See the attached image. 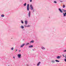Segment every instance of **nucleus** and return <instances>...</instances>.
<instances>
[{"mask_svg": "<svg viewBox=\"0 0 66 66\" xmlns=\"http://www.w3.org/2000/svg\"><path fill=\"white\" fill-rule=\"evenodd\" d=\"M30 10L31 11H32V10H33V12H34L35 11V10L34 9V8H33V6H32V5H30Z\"/></svg>", "mask_w": 66, "mask_h": 66, "instance_id": "nucleus-1", "label": "nucleus"}, {"mask_svg": "<svg viewBox=\"0 0 66 66\" xmlns=\"http://www.w3.org/2000/svg\"><path fill=\"white\" fill-rule=\"evenodd\" d=\"M29 10H30V8L29 7V4H28L27 6V10L29 11Z\"/></svg>", "mask_w": 66, "mask_h": 66, "instance_id": "nucleus-2", "label": "nucleus"}, {"mask_svg": "<svg viewBox=\"0 0 66 66\" xmlns=\"http://www.w3.org/2000/svg\"><path fill=\"white\" fill-rule=\"evenodd\" d=\"M18 58H19V59H20L21 58V54H18Z\"/></svg>", "mask_w": 66, "mask_h": 66, "instance_id": "nucleus-3", "label": "nucleus"}, {"mask_svg": "<svg viewBox=\"0 0 66 66\" xmlns=\"http://www.w3.org/2000/svg\"><path fill=\"white\" fill-rule=\"evenodd\" d=\"M24 45H25V43H24V44H23L22 45L20 46L21 48H22V47H23V46H24Z\"/></svg>", "mask_w": 66, "mask_h": 66, "instance_id": "nucleus-4", "label": "nucleus"}, {"mask_svg": "<svg viewBox=\"0 0 66 66\" xmlns=\"http://www.w3.org/2000/svg\"><path fill=\"white\" fill-rule=\"evenodd\" d=\"M62 57V56H57L56 57L57 59H60L61 57Z\"/></svg>", "mask_w": 66, "mask_h": 66, "instance_id": "nucleus-5", "label": "nucleus"}, {"mask_svg": "<svg viewBox=\"0 0 66 66\" xmlns=\"http://www.w3.org/2000/svg\"><path fill=\"white\" fill-rule=\"evenodd\" d=\"M30 15H31V12L30 11L28 13V16L29 17H30Z\"/></svg>", "mask_w": 66, "mask_h": 66, "instance_id": "nucleus-6", "label": "nucleus"}, {"mask_svg": "<svg viewBox=\"0 0 66 66\" xmlns=\"http://www.w3.org/2000/svg\"><path fill=\"white\" fill-rule=\"evenodd\" d=\"M59 11H60V12H61V13H63V11H62V10H61V9L59 8Z\"/></svg>", "mask_w": 66, "mask_h": 66, "instance_id": "nucleus-7", "label": "nucleus"}, {"mask_svg": "<svg viewBox=\"0 0 66 66\" xmlns=\"http://www.w3.org/2000/svg\"><path fill=\"white\" fill-rule=\"evenodd\" d=\"M25 24L27 25L28 24V21L27 20H26L25 21Z\"/></svg>", "mask_w": 66, "mask_h": 66, "instance_id": "nucleus-8", "label": "nucleus"}, {"mask_svg": "<svg viewBox=\"0 0 66 66\" xmlns=\"http://www.w3.org/2000/svg\"><path fill=\"white\" fill-rule=\"evenodd\" d=\"M33 47V45H30L29 46V47L30 48H31Z\"/></svg>", "mask_w": 66, "mask_h": 66, "instance_id": "nucleus-9", "label": "nucleus"}, {"mask_svg": "<svg viewBox=\"0 0 66 66\" xmlns=\"http://www.w3.org/2000/svg\"><path fill=\"white\" fill-rule=\"evenodd\" d=\"M51 63H55V61L54 60H52L51 61Z\"/></svg>", "mask_w": 66, "mask_h": 66, "instance_id": "nucleus-10", "label": "nucleus"}, {"mask_svg": "<svg viewBox=\"0 0 66 66\" xmlns=\"http://www.w3.org/2000/svg\"><path fill=\"white\" fill-rule=\"evenodd\" d=\"M63 16L64 17H65V16H66V13H63Z\"/></svg>", "mask_w": 66, "mask_h": 66, "instance_id": "nucleus-11", "label": "nucleus"}, {"mask_svg": "<svg viewBox=\"0 0 66 66\" xmlns=\"http://www.w3.org/2000/svg\"><path fill=\"white\" fill-rule=\"evenodd\" d=\"M34 42V40H32V41H31L30 42V43H33Z\"/></svg>", "mask_w": 66, "mask_h": 66, "instance_id": "nucleus-12", "label": "nucleus"}, {"mask_svg": "<svg viewBox=\"0 0 66 66\" xmlns=\"http://www.w3.org/2000/svg\"><path fill=\"white\" fill-rule=\"evenodd\" d=\"M41 49H42L43 50H45V48L43 47H41Z\"/></svg>", "mask_w": 66, "mask_h": 66, "instance_id": "nucleus-13", "label": "nucleus"}, {"mask_svg": "<svg viewBox=\"0 0 66 66\" xmlns=\"http://www.w3.org/2000/svg\"><path fill=\"white\" fill-rule=\"evenodd\" d=\"M40 62H39L38 64H37V66H38L40 65Z\"/></svg>", "mask_w": 66, "mask_h": 66, "instance_id": "nucleus-14", "label": "nucleus"}, {"mask_svg": "<svg viewBox=\"0 0 66 66\" xmlns=\"http://www.w3.org/2000/svg\"><path fill=\"white\" fill-rule=\"evenodd\" d=\"M21 29H23V28H24V27H23L22 26L21 27Z\"/></svg>", "mask_w": 66, "mask_h": 66, "instance_id": "nucleus-15", "label": "nucleus"}, {"mask_svg": "<svg viewBox=\"0 0 66 66\" xmlns=\"http://www.w3.org/2000/svg\"><path fill=\"white\" fill-rule=\"evenodd\" d=\"M1 17H4V15L3 14H2L1 15Z\"/></svg>", "mask_w": 66, "mask_h": 66, "instance_id": "nucleus-16", "label": "nucleus"}, {"mask_svg": "<svg viewBox=\"0 0 66 66\" xmlns=\"http://www.w3.org/2000/svg\"><path fill=\"white\" fill-rule=\"evenodd\" d=\"M56 62H60V61L59 60H55Z\"/></svg>", "mask_w": 66, "mask_h": 66, "instance_id": "nucleus-17", "label": "nucleus"}, {"mask_svg": "<svg viewBox=\"0 0 66 66\" xmlns=\"http://www.w3.org/2000/svg\"><path fill=\"white\" fill-rule=\"evenodd\" d=\"M29 45V43H27L26 44V46H27V45Z\"/></svg>", "mask_w": 66, "mask_h": 66, "instance_id": "nucleus-18", "label": "nucleus"}, {"mask_svg": "<svg viewBox=\"0 0 66 66\" xmlns=\"http://www.w3.org/2000/svg\"><path fill=\"white\" fill-rule=\"evenodd\" d=\"M65 5H63V8H65Z\"/></svg>", "mask_w": 66, "mask_h": 66, "instance_id": "nucleus-19", "label": "nucleus"}, {"mask_svg": "<svg viewBox=\"0 0 66 66\" xmlns=\"http://www.w3.org/2000/svg\"><path fill=\"white\" fill-rule=\"evenodd\" d=\"M26 4H27V3H25L24 4V6H26Z\"/></svg>", "mask_w": 66, "mask_h": 66, "instance_id": "nucleus-20", "label": "nucleus"}, {"mask_svg": "<svg viewBox=\"0 0 66 66\" xmlns=\"http://www.w3.org/2000/svg\"><path fill=\"white\" fill-rule=\"evenodd\" d=\"M54 3H57V2L55 1H54Z\"/></svg>", "mask_w": 66, "mask_h": 66, "instance_id": "nucleus-21", "label": "nucleus"}, {"mask_svg": "<svg viewBox=\"0 0 66 66\" xmlns=\"http://www.w3.org/2000/svg\"><path fill=\"white\" fill-rule=\"evenodd\" d=\"M21 23H23V21H22V20L21 21Z\"/></svg>", "mask_w": 66, "mask_h": 66, "instance_id": "nucleus-22", "label": "nucleus"}, {"mask_svg": "<svg viewBox=\"0 0 66 66\" xmlns=\"http://www.w3.org/2000/svg\"><path fill=\"white\" fill-rule=\"evenodd\" d=\"M30 27V25H28V26H27V27Z\"/></svg>", "mask_w": 66, "mask_h": 66, "instance_id": "nucleus-23", "label": "nucleus"}, {"mask_svg": "<svg viewBox=\"0 0 66 66\" xmlns=\"http://www.w3.org/2000/svg\"><path fill=\"white\" fill-rule=\"evenodd\" d=\"M13 49H14V48L12 47V48H11V50H13Z\"/></svg>", "mask_w": 66, "mask_h": 66, "instance_id": "nucleus-24", "label": "nucleus"}, {"mask_svg": "<svg viewBox=\"0 0 66 66\" xmlns=\"http://www.w3.org/2000/svg\"><path fill=\"white\" fill-rule=\"evenodd\" d=\"M32 1V0H30V2H31Z\"/></svg>", "mask_w": 66, "mask_h": 66, "instance_id": "nucleus-25", "label": "nucleus"}, {"mask_svg": "<svg viewBox=\"0 0 66 66\" xmlns=\"http://www.w3.org/2000/svg\"><path fill=\"white\" fill-rule=\"evenodd\" d=\"M60 1V2H63V1Z\"/></svg>", "mask_w": 66, "mask_h": 66, "instance_id": "nucleus-26", "label": "nucleus"}, {"mask_svg": "<svg viewBox=\"0 0 66 66\" xmlns=\"http://www.w3.org/2000/svg\"><path fill=\"white\" fill-rule=\"evenodd\" d=\"M64 61L66 62V59H64Z\"/></svg>", "mask_w": 66, "mask_h": 66, "instance_id": "nucleus-27", "label": "nucleus"}, {"mask_svg": "<svg viewBox=\"0 0 66 66\" xmlns=\"http://www.w3.org/2000/svg\"><path fill=\"white\" fill-rule=\"evenodd\" d=\"M24 27H27V26L24 25Z\"/></svg>", "mask_w": 66, "mask_h": 66, "instance_id": "nucleus-28", "label": "nucleus"}, {"mask_svg": "<svg viewBox=\"0 0 66 66\" xmlns=\"http://www.w3.org/2000/svg\"><path fill=\"white\" fill-rule=\"evenodd\" d=\"M19 52H21V50H19Z\"/></svg>", "mask_w": 66, "mask_h": 66, "instance_id": "nucleus-29", "label": "nucleus"}, {"mask_svg": "<svg viewBox=\"0 0 66 66\" xmlns=\"http://www.w3.org/2000/svg\"><path fill=\"white\" fill-rule=\"evenodd\" d=\"M63 57H65V56H64V54L63 55Z\"/></svg>", "mask_w": 66, "mask_h": 66, "instance_id": "nucleus-30", "label": "nucleus"}, {"mask_svg": "<svg viewBox=\"0 0 66 66\" xmlns=\"http://www.w3.org/2000/svg\"><path fill=\"white\" fill-rule=\"evenodd\" d=\"M63 52H66V50L64 51Z\"/></svg>", "mask_w": 66, "mask_h": 66, "instance_id": "nucleus-31", "label": "nucleus"}, {"mask_svg": "<svg viewBox=\"0 0 66 66\" xmlns=\"http://www.w3.org/2000/svg\"><path fill=\"white\" fill-rule=\"evenodd\" d=\"M18 50H16V52H17V51Z\"/></svg>", "mask_w": 66, "mask_h": 66, "instance_id": "nucleus-32", "label": "nucleus"}, {"mask_svg": "<svg viewBox=\"0 0 66 66\" xmlns=\"http://www.w3.org/2000/svg\"><path fill=\"white\" fill-rule=\"evenodd\" d=\"M13 59H14L15 58V57H13Z\"/></svg>", "mask_w": 66, "mask_h": 66, "instance_id": "nucleus-33", "label": "nucleus"}, {"mask_svg": "<svg viewBox=\"0 0 66 66\" xmlns=\"http://www.w3.org/2000/svg\"><path fill=\"white\" fill-rule=\"evenodd\" d=\"M27 66H29V64H27Z\"/></svg>", "mask_w": 66, "mask_h": 66, "instance_id": "nucleus-34", "label": "nucleus"}, {"mask_svg": "<svg viewBox=\"0 0 66 66\" xmlns=\"http://www.w3.org/2000/svg\"><path fill=\"white\" fill-rule=\"evenodd\" d=\"M32 50H33V51H34L35 50H34L32 49Z\"/></svg>", "mask_w": 66, "mask_h": 66, "instance_id": "nucleus-35", "label": "nucleus"}, {"mask_svg": "<svg viewBox=\"0 0 66 66\" xmlns=\"http://www.w3.org/2000/svg\"><path fill=\"white\" fill-rule=\"evenodd\" d=\"M65 58L66 59V55H65Z\"/></svg>", "mask_w": 66, "mask_h": 66, "instance_id": "nucleus-36", "label": "nucleus"}, {"mask_svg": "<svg viewBox=\"0 0 66 66\" xmlns=\"http://www.w3.org/2000/svg\"><path fill=\"white\" fill-rule=\"evenodd\" d=\"M11 39H12V38H11Z\"/></svg>", "mask_w": 66, "mask_h": 66, "instance_id": "nucleus-37", "label": "nucleus"}]
</instances>
